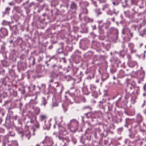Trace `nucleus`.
<instances>
[{
  "instance_id": "nucleus-59",
  "label": "nucleus",
  "mask_w": 146,
  "mask_h": 146,
  "mask_svg": "<svg viewBox=\"0 0 146 146\" xmlns=\"http://www.w3.org/2000/svg\"><path fill=\"white\" fill-rule=\"evenodd\" d=\"M37 66L38 68H40L41 67V66L40 65H37Z\"/></svg>"
},
{
  "instance_id": "nucleus-31",
  "label": "nucleus",
  "mask_w": 146,
  "mask_h": 146,
  "mask_svg": "<svg viewBox=\"0 0 146 146\" xmlns=\"http://www.w3.org/2000/svg\"><path fill=\"white\" fill-rule=\"evenodd\" d=\"M129 97V94L128 93H126L125 96V99L127 100Z\"/></svg>"
},
{
  "instance_id": "nucleus-58",
  "label": "nucleus",
  "mask_w": 146,
  "mask_h": 146,
  "mask_svg": "<svg viewBox=\"0 0 146 146\" xmlns=\"http://www.w3.org/2000/svg\"><path fill=\"white\" fill-rule=\"evenodd\" d=\"M113 80H115L116 79V78L114 76H113Z\"/></svg>"
},
{
  "instance_id": "nucleus-43",
  "label": "nucleus",
  "mask_w": 146,
  "mask_h": 146,
  "mask_svg": "<svg viewBox=\"0 0 146 146\" xmlns=\"http://www.w3.org/2000/svg\"><path fill=\"white\" fill-rule=\"evenodd\" d=\"M99 1L102 3H105L106 2V0H99Z\"/></svg>"
},
{
  "instance_id": "nucleus-30",
  "label": "nucleus",
  "mask_w": 146,
  "mask_h": 146,
  "mask_svg": "<svg viewBox=\"0 0 146 146\" xmlns=\"http://www.w3.org/2000/svg\"><path fill=\"white\" fill-rule=\"evenodd\" d=\"M46 125H48L47 126L46 128L48 129L50 128L51 125L50 121H48L47 123V124Z\"/></svg>"
},
{
  "instance_id": "nucleus-41",
  "label": "nucleus",
  "mask_w": 146,
  "mask_h": 146,
  "mask_svg": "<svg viewBox=\"0 0 146 146\" xmlns=\"http://www.w3.org/2000/svg\"><path fill=\"white\" fill-rule=\"evenodd\" d=\"M42 58L40 56L39 57V59L38 60V62H40L42 60Z\"/></svg>"
},
{
  "instance_id": "nucleus-54",
  "label": "nucleus",
  "mask_w": 146,
  "mask_h": 146,
  "mask_svg": "<svg viewBox=\"0 0 146 146\" xmlns=\"http://www.w3.org/2000/svg\"><path fill=\"white\" fill-rule=\"evenodd\" d=\"M107 23L108 25H110L111 23L110 22H108Z\"/></svg>"
},
{
  "instance_id": "nucleus-39",
  "label": "nucleus",
  "mask_w": 146,
  "mask_h": 146,
  "mask_svg": "<svg viewBox=\"0 0 146 146\" xmlns=\"http://www.w3.org/2000/svg\"><path fill=\"white\" fill-rule=\"evenodd\" d=\"M8 4L10 6L13 5L15 4L13 2H9Z\"/></svg>"
},
{
  "instance_id": "nucleus-3",
  "label": "nucleus",
  "mask_w": 146,
  "mask_h": 146,
  "mask_svg": "<svg viewBox=\"0 0 146 146\" xmlns=\"http://www.w3.org/2000/svg\"><path fill=\"white\" fill-rule=\"evenodd\" d=\"M8 32L5 28H2L0 29V37H3L7 35Z\"/></svg>"
},
{
  "instance_id": "nucleus-60",
  "label": "nucleus",
  "mask_w": 146,
  "mask_h": 146,
  "mask_svg": "<svg viewBox=\"0 0 146 146\" xmlns=\"http://www.w3.org/2000/svg\"><path fill=\"white\" fill-rule=\"evenodd\" d=\"M86 13L87 14L88 13V10L87 9H86Z\"/></svg>"
},
{
  "instance_id": "nucleus-40",
  "label": "nucleus",
  "mask_w": 146,
  "mask_h": 146,
  "mask_svg": "<svg viewBox=\"0 0 146 146\" xmlns=\"http://www.w3.org/2000/svg\"><path fill=\"white\" fill-rule=\"evenodd\" d=\"M112 3L114 6L117 5L119 4V3H116L115 2H113Z\"/></svg>"
},
{
  "instance_id": "nucleus-4",
  "label": "nucleus",
  "mask_w": 146,
  "mask_h": 146,
  "mask_svg": "<svg viewBox=\"0 0 146 146\" xmlns=\"http://www.w3.org/2000/svg\"><path fill=\"white\" fill-rule=\"evenodd\" d=\"M70 8L71 10H73V13H75L77 9V5L76 3L74 2H72L70 5Z\"/></svg>"
},
{
  "instance_id": "nucleus-49",
  "label": "nucleus",
  "mask_w": 146,
  "mask_h": 146,
  "mask_svg": "<svg viewBox=\"0 0 146 146\" xmlns=\"http://www.w3.org/2000/svg\"><path fill=\"white\" fill-rule=\"evenodd\" d=\"M52 89H53V90L54 91V92H56V89L55 88H54V87L52 88Z\"/></svg>"
},
{
  "instance_id": "nucleus-22",
  "label": "nucleus",
  "mask_w": 146,
  "mask_h": 146,
  "mask_svg": "<svg viewBox=\"0 0 146 146\" xmlns=\"http://www.w3.org/2000/svg\"><path fill=\"white\" fill-rule=\"evenodd\" d=\"M106 102V100L103 99L102 101H100L99 103H100V106H102L103 104L105 103Z\"/></svg>"
},
{
  "instance_id": "nucleus-8",
  "label": "nucleus",
  "mask_w": 146,
  "mask_h": 146,
  "mask_svg": "<svg viewBox=\"0 0 146 146\" xmlns=\"http://www.w3.org/2000/svg\"><path fill=\"white\" fill-rule=\"evenodd\" d=\"M13 9L16 11L17 14L20 13L21 15H23V11L21 9L20 7H15Z\"/></svg>"
},
{
  "instance_id": "nucleus-32",
  "label": "nucleus",
  "mask_w": 146,
  "mask_h": 146,
  "mask_svg": "<svg viewBox=\"0 0 146 146\" xmlns=\"http://www.w3.org/2000/svg\"><path fill=\"white\" fill-rule=\"evenodd\" d=\"M136 99V97L135 98H132L131 99V103L133 104H134L135 103V100Z\"/></svg>"
},
{
  "instance_id": "nucleus-57",
  "label": "nucleus",
  "mask_w": 146,
  "mask_h": 146,
  "mask_svg": "<svg viewBox=\"0 0 146 146\" xmlns=\"http://www.w3.org/2000/svg\"><path fill=\"white\" fill-rule=\"evenodd\" d=\"M3 44V42H2L0 40V44Z\"/></svg>"
},
{
  "instance_id": "nucleus-1",
  "label": "nucleus",
  "mask_w": 146,
  "mask_h": 146,
  "mask_svg": "<svg viewBox=\"0 0 146 146\" xmlns=\"http://www.w3.org/2000/svg\"><path fill=\"white\" fill-rule=\"evenodd\" d=\"M68 126L71 132L74 133L78 129V122L75 119H72L68 124Z\"/></svg>"
},
{
  "instance_id": "nucleus-62",
  "label": "nucleus",
  "mask_w": 146,
  "mask_h": 146,
  "mask_svg": "<svg viewBox=\"0 0 146 146\" xmlns=\"http://www.w3.org/2000/svg\"><path fill=\"white\" fill-rule=\"evenodd\" d=\"M127 56H128V58H130L131 57L129 55H127Z\"/></svg>"
},
{
  "instance_id": "nucleus-24",
  "label": "nucleus",
  "mask_w": 146,
  "mask_h": 146,
  "mask_svg": "<svg viewBox=\"0 0 146 146\" xmlns=\"http://www.w3.org/2000/svg\"><path fill=\"white\" fill-rule=\"evenodd\" d=\"M8 135H10L11 136H12V137H14L15 136V134L13 132L10 131V132H9V133H8Z\"/></svg>"
},
{
  "instance_id": "nucleus-15",
  "label": "nucleus",
  "mask_w": 146,
  "mask_h": 146,
  "mask_svg": "<svg viewBox=\"0 0 146 146\" xmlns=\"http://www.w3.org/2000/svg\"><path fill=\"white\" fill-rule=\"evenodd\" d=\"M84 20L86 22H92L93 20L87 17H85Z\"/></svg>"
},
{
  "instance_id": "nucleus-13",
  "label": "nucleus",
  "mask_w": 146,
  "mask_h": 146,
  "mask_svg": "<svg viewBox=\"0 0 146 146\" xmlns=\"http://www.w3.org/2000/svg\"><path fill=\"white\" fill-rule=\"evenodd\" d=\"M47 118V116L46 115H41L40 116V120L42 121L46 119Z\"/></svg>"
},
{
  "instance_id": "nucleus-52",
  "label": "nucleus",
  "mask_w": 146,
  "mask_h": 146,
  "mask_svg": "<svg viewBox=\"0 0 146 146\" xmlns=\"http://www.w3.org/2000/svg\"><path fill=\"white\" fill-rule=\"evenodd\" d=\"M15 144H16V146H18V144L17 142H16V141H15Z\"/></svg>"
},
{
  "instance_id": "nucleus-50",
  "label": "nucleus",
  "mask_w": 146,
  "mask_h": 146,
  "mask_svg": "<svg viewBox=\"0 0 146 146\" xmlns=\"http://www.w3.org/2000/svg\"><path fill=\"white\" fill-rule=\"evenodd\" d=\"M2 121H3L2 119L1 118H0V124H1V123Z\"/></svg>"
},
{
  "instance_id": "nucleus-16",
  "label": "nucleus",
  "mask_w": 146,
  "mask_h": 146,
  "mask_svg": "<svg viewBox=\"0 0 146 146\" xmlns=\"http://www.w3.org/2000/svg\"><path fill=\"white\" fill-rule=\"evenodd\" d=\"M36 117L35 116H33L30 117V123H33L35 120H36Z\"/></svg>"
},
{
  "instance_id": "nucleus-63",
  "label": "nucleus",
  "mask_w": 146,
  "mask_h": 146,
  "mask_svg": "<svg viewBox=\"0 0 146 146\" xmlns=\"http://www.w3.org/2000/svg\"><path fill=\"white\" fill-rule=\"evenodd\" d=\"M16 2H18V0H14Z\"/></svg>"
},
{
  "instance_id": "nucleus-35",
  "label": "nucleus",
  "mask_w": 146,
  "mask_h": 146,
  "mask_svg": "<svg viewBox=\"0 0 146 146\" xmlns=\"http://www.w3.org/2000/svg\"><path fill=\"white\" fill-rule=\"evenodd\" d=\"M141 73H142V74H143V76L141 78V81H143V79H144V71H142V72H141Z\"/></svg>"
},
{
  "instance_id": "nucleus-45",
  "label": "nucleus",
  "mask_w": 146,
  "mask_h": 146,
  "mask_svg": "<svg viewBox=\"0 0 146 146\" xmlns=\"http://www.w3.org/2000/svg\"><path fill=\"white\" fill-rule=\"evenodd\" d=\"M50 82L52 83L54 82V78H52L49 81Z\"/></svg>"
},
{
  "instance_id": "nucleus-5",
  "label": "nucleus",
  "mask_w": 146,
  "mask_h": 146,
  "mask_svg": "<svg viewBox=\"0 0 146 146\" xmlns=\"http://www.w3.org/2000/svg\"><path fill=\"white\" fill-rule=\"evenodd\" d=\"M40 127V125L38 122H36V124L33 125L31 129L33 131V134L35 135V133L34 132L36 131L37 129H39Z\"/></svg>"
},
{
  "instance_id": "nucleus-36",
  "label": "nucleus",
  "mask_w": 146,
  "mask_h": 146,
  "mask_svg": "<svg viewBox=\"0 0 146 146\" xmlns=\"http://www.w3.org/2000/svg\"><path fill=\"white\" fill-rule=\"evenodd\" d=\"M5 72V70H3L0 71V74L3 75Z\"/></svg>"
},
{
  "instance_id": "nucleus-26",
  "label": "nucleus",
  "mask_w": 146,
  "mask_h": 146,
  "mask_svg": "<svg viewBox=\"0 0 146 146\" xmlns=\"http://www.w3.org/2000/svg\"><path fill=\"white\" fill-rule=\"evenodd\" d=\"M138 119L139 121H141L142 120V118L141 116L139 114H138L137 115Z\"/></svg>"
},
{
  "instance_id": "nucleus-7",
  "label": "nucleus",
  "mask_w": 146,
  "mask_h": 146,
  "mask_svg": "<svg viewBox=\"0 0 146 146\" xmlns=\"http://www.w3.org/2000/svg\"><path fill=\"white\" fill-rule=\"evenodd\" d=\"M46 139L47 141V146H52L53 144L52 139L50 137H47Z\"/></svg>"
},
{
  "instance_id": "nucleus-23",
  "label": "nucleus",
  "mask_w": 146,
  "mask_h": 146,
  "mask_svg": "<svg viewBox=\"0 0 146 146\" xmlns=\"http://www.w3.org/2000/svg\"><path fill=\"white\" fill-rule=\"evenodd\" d=\"M109 7V5L108 4H106L103 6L102 10H104L106 9H108Z\"/></svg>"
},
{
  "instance_id": "nucleus-27",
  "label": "nucleus",
  "mask_w": 146,
  "mask_h": 146,
  "mask_svg": "<svg viewBox=\"0 0 146 146\" xmlns=\"http://www.w3.org/2000/svg\"><path fill=\"white\" fill-rule=\"evenodd\" d=\"M36 113H38L40 111V109L38 107H36V108H34Z\"/></svg>"
},
{
  "instance_id": "nucleus-11",
  "label": "nucleus",
  "mask_w": 146,
  "mask_h": 146,
  "mask_svg": "<svg viewBox=\"0 0 146 146\" xmlns=\"http://www.w3.org/2000/svg\"><path fill=\"white\" fill-rule=\"evenodd\" d=\"M130 66L131 67H133L135 66H136L137 67L138 66L137 63L135 61H132L130 63Z\"/></svg>"
},
{
  "instance_id": "nucleus-64",
  "label": "nucleus",
  "mask_w": 146,
  "mask_h": 146,
  "mask_svg": "<svg viewBox=\"0 0 146 146\" xmlns=\"http://www.w3.org/2000/svg\"><path fill=\"white\" fill-rule=\"evenodd\" d=\"M20 134H21V135H22L23 134V132H20Z\"/></svg>"
},
{
  "instance_id": "nucleus-19",
  "label": "nucleus",
  "mask_w": 146,
  "mask_h": 146,
  "mask_svg": "<svg viewBox=\"0 0 146 146\" xmlns=\"http://www.w3.org/2000/svg\"><path fill=\"white\" fill-rule=\"evenodd\" d=\"M5 43L4 42H3V44H0L1 46V51L3 52L4 51L5 49V47L4 46Z\"/></svg>"
},
{
  "instance_id": "nucleus-56",
  "label": "nucleus",
  "mask_w": 146,
  "mask_h": 146,
  "mask_svg": "<svg viewBox=\"0 0 146 146\" xmlns=\"http://www.w3.org/2000/svg\"><path fill=\"white\" fill-rule=\"evenodd\" d=\"M143 45V43H141L140 44V47H141Z\"/></svg>"
},
{
  "instance_id": "nucleus-25",
  "label": "nucleus",
  "mask_w": 146,
  "mask_h": 146,
  "mask_svg": "<svg viewBox=\"0 0 146 146\" xmlns=\"http://www.w3.org/2000/svg\"><path fill=\"white\" fill-rule=\"evenodd\" d=\"M85 114L87 118H89L91 116V113L90 112H88L87 113H85Z\"/></svg>"
},
{
  "instance_id": "nucleus-53",
  "label": "nucleus",
  "mask_w": 146,
  "mask_h": 146,
  "mask_svg": "<svg viewBox=\"0 0 146 146\" xmlns=\"http://www.w3.org/2000/svg\"><path fill=\"white\" fill-rule=\"evenodd\" d=\"M129 32H130V35L131 36V37H132L133 35V33L130 32V31H129Z\"/></svg>"
},
{
  "instance_id": "nucleus-9",
  "label": "nucleus",
  "mask_w": 146,
  "mask_h": 146,
  "mask_svg": "<svg viewBox=\"0 0 146 146\" xmlns=\"http://www.w3.org/2000/svg\"><path fill=\"white\" fill-rule=\"evenodd\" d=\"M8 139V136L7 135H5L3 137L2 142L3 145L4 146H5L6 142L7 141Z\"/></svg>"
},
{
  "instance_id": "nucleus-44",
  "label": "nucleus",
  "mask_w": 146,
  "mask_h": 146,
  "mask_svg": "<svg viewBox=\"0 0 146 146\" xmlns=\"http://www.w3.org/2000/svg\"><path fill=\"white\" fill-rule=\"evenodd\" d=\"M4 130L2 128L0 127V132L2 133L4 131Z\"/></svg>"
},
{
  "instance_id": "nucleus-21",
  "label": "nucleus",
  "mask_w": 146,
  "mask_h": 146,
  "mask_svg": "<svg viewBox=\"0 0 146 146\" xmlns=\"http://www.w3.org/2000/svg\"><path fill=\"white\" fill-rule=\"evenodd\" d=\"M38 102L37 101H35L33 99H31L30 102V103L32 104H37Z\"/></svg>"
},
{
  "instance_id": "nucleus-29",
  "label": "nucleus",
  "mask_w": 146,
  "mask_h": 146,
  "mask_svg": "<svg viewBox=\"0 0 146 146\" xmlns=\"http://www.w3.org/2000/svg\"><path fill=\"white\" fill-rule=\"evenodd\" d=\"M31 58H33V59L32 65H34L35 64V58L34 57H31L29 58V60H30Z\"/></svg>"
},
{
  "instance_id": "nucleus-28",
  "label": "nucleus",
  "mask_w": 146,
  "mask_h": 146,
  "mask_svg": "<svg viewBox=\"0 0 146 146\" xmlns=\"http://www.w3.org/2000/svg\"><path fill=\"white\" fill-rule=\"evenodd\" d=\"M86 109H89L90 110H92V108L88 106H84L83 108V110H84Z\"/></svg>"
},
{
  "instance_id": "nucleus-6",
  "label": "nucleus",
  "mask_w": 146,
  "mask_h": 146,
  "mask_svg": "<svg viewBox=\"0 0 146 146\" xmlns=\"http://www.w3.org/2000/svg\"><path fill=\"white\" fill-rule=\"evenodd\" d=\"M128 46L129 47L131 53H135L136 50L134 48L135 46L133 44L131 43L128 44Z\"/></svg>"
},
{
  "instance_id": "nucleus-55",
  "label": "nucleus",
  "mask_w": 146,
  "mask_h": 146,
  "mask_svg": "<svg viewBox=\"0 0 146 146\" xmlns=\"http://www.w3.org/2000/svg\"><path fill=\"white\" fill-rule=\"evenodd\" d=\"M93 3L94 5H95V6H96V7L97 6L96 5V2H93Z\"/></svg>"
},
{
  "instance_id": "nucleus-17",
  "label": "nucleus",
  "mask_w": 146,
  "mask_h": 146,
  "mask_svg": "<svg viewBox=\"0 0 146 146\" xmlns=\"http://www.w3.org/2000/svg\"><path fill=\"white\" fill-rule=\"evenodd\" d=\"M90 88L93 91H95L96 88V86L93 84H91L90 85Z\"/></svg>"
},
{
  "instance_id": "nucleus-10",
  "label": "nucleus",
  "mask_w": 146,
  "mask_h": 146,
  "mask_svg": "<svg viewBox=\"0 0 146 146\" xmlns=\"http://www.w3.org/2000/svg\"><path fill=\"white\" fill-rule=\"evenodd\" d=\"M128 74L125 73L124 71L120 70L119 72V75L120 77H122L125 76H127Z\"/></svg>"
},
{
  "instance_id": "nucleus-48",
  "label": "nucleus",
  "mask_w": 146,
  "mask_h": 146,
  "mask_svg": "<svg viewBox=\"0 0 146 146\" xmlns=\"http://www.w3.org/2000/svg\"><path fill=\"white\" fill-rule=\"evenodd\" d=\"M146 86V84L143 87V88L144 91L146 90V89H145V88Z\"/></svg>"
},
{
  "instance_id": "nucleus-61",
  "label": "nucleus",
  "mask_w": 146,
  "mask_h": 146,
  "mask_svg": "<svg viewBox=\"0 0 146 146\" xmlns=\"http://www.w3.org/2000/svg\"><path fill=\"white\" fill-rule=\"evenodd\" d=\"M1 135H0V143L1 142Z\"/></svg>"
},
{
  "instance_id": "nucleus-18",
  "label": "nucleus",
  "mask_w": 146,
  "mask_h": 146,
  "mask_svg": "<svg viewBox=\"0 0 146 146\" xmlns=\"http://www.w3.org/2000/svg\"><path fill=\"white\" fill-rule=\"evenodd\" d=\"M17 44L20 45L22 44L23 41L21 38H18L17 40Z\"/></svg>"
},
{
  "instance_id": "nucleus-46",
  "label": "nucleus",
  "mask_w": 146,
  "mask_h": 146,
  "mask_svg": "<svg viewBox=\"0 0 146 146\" xmlns=\"http://www.w3.org/2000/svg\"><path fill=\"white\" fill-rule=\"evenodd\" d=\"M55 84H56V86L57 87L59 86V83L57 82H56L54 83Z\"/></svg>"
},
{
  "instance_id": "nucleus-14",
  "label": "nucleus",
  "mask_w": 146,
  "mask_h": 146,
  "mask_svg": "<svg viewBox=\"0 0 146 146\" xmlns=\"http://www.w3.org/2000/svg\"><path fill=\"white\" fill-rule=\"evenodd\" d=\"M47 103V100H46L45 98H42V102L41 104V105H43L44 107H45L46 104Z\"/></svg>"
},
{
  "instance_id": "nucleus-20",
  "label": "nucleus",
  "mask_w": 146,
  "mask_h": 146,
  "mask_svg": "<svg viewBox=\"0 0 146 146\" xmlns=\"http://www.w3.org/2000/svg\"><path fill=\"white\" fill-rule=\"evenodd\" d=\"M25 137L28 139H29L31 137V133L29 132H27L25 134Z\"/></svg>"
},
{
  "instance_id": "nucleus-38",
  "label": "nucleus",
  "mask_w": 146,
  "mask_h": 146,
  "mask_svg": "<svg viewBox=\"0 0 146 146\" xmlns=\"http://www.w3.org/2000/svg\"><path fill=\"white\" fill-rule=\"evenodd\" d=\"M82 72H80V75H79V76H78V77H79V78H81V77H82Z\"/></svg>"
},
{
  "instance_id": "nucleus-12",
  "label": "nucleus",
  "mask_w": 146,
  "mask_h": 146,
  "mask_svg": "<svg viewBox=\"0 0 146 146\" xmlns=\"http://www.w3.org/2000/svg\"><path fill=\"white\" fill-rule=\"evenodd\" d=\"M11 9V8L9 7H7L5 11L3 12V15L5 14H8L9 13V11Z\"/></svg>"
},
{
  "instance_id": "nucleus-34",
  "label": "nucleus",
  "mask_w": 146,
  "mask_h": 146,
  "mask_svg": "<svg viewBox=\"0 0 146 146\" xmlns=\"http://www.w3.org/2000/svg\"><path fill=\"white\" fill-rule=\"evenodd\" d=\"M129 79H127L126 80V84H127V87H128L129 85H131V84H130L128 83V82H129Z\"/></svg>"
},
{
  "instance_id": "nucleus-51",
  "label": "nucleus",
  "mask_w": 146,
  "mask_h": 146,
  "mask_svg": "<svg viewBox=\"0 0 146 146\" xmlns=\"http://www.w3.org/2000/svg\"><path fill=\"white\" fill-rule=\"evenodd\" d=\"M111 19L112 21L113 22H114V21H115V18L114 17H113V18H111Z\"/></svg>"
},
{
  "instance_id": "nucleus-37",
  "label": "nucleus",
  "mask_w": 146,
  "mask_h": 146,
  "mask_svg": "<svg viewBox=\"0 0 146 146\" xmlns=\"http://www.w3.org/2000/svg\"><path fill=\"white\" fill-rule=\"evenodd\" d=\"M3 94H3V97L4 98H5L7 96V93L6 92H3Z\"/></svg>"
},
{
  "instance_id": "nucleus-47",
  "label": "nucleus",
  "mask_w": 146,
  "mask_h": 146,
  "mask_svg": "<svg viewBox=\"0 0 146 146\" xmlns=\"http://www.w3.org/2000/svg\"><path fill=\"white\" fill-rule=\"evenodd\" d=\"M102 13L101 12H100V11H99L97 13V15L98 16L99 15L102 14Z\"/></svg>"
},
{
  "instance_id": "nucleus-2",
  "label": "nucleus",
  "mask_w": 146,
  "mask_h": 146,
  "mask_svg": "<svg viewBox=\"0 0 146 146\" xmlns=\"http://www.w3.org/2000/svg\"><path fill=\"white\" fill-rule=\"evenodd\" d=\"M27 68V63L24 62H19L18 63L17 68L19 72L21 70H24Z\"/></svg>"
},
{
  "instance_id": "nucleus-42",
  "label": "nucleus",
  "mask_w": 146,
  "mask_h": 146,
  "mask_svg": "<svg viewBox=\"0 0 146 146\" xmlns=\"http://www.w3.org/2000/svg\"><path fill=\"white\" fill-rule=\"evenodd\" d=\"M136 1V0H131V2L132 4H134Z\"/></svg>"
},
{
  "instance_id": "nucleus-33",
  "label": "nucleus",
  "mask_w": 146,
  "mask_h": 146,
  "mask_svg": "<svg viewBox=\"0 0 146 146\" xmlns=\"http://www.w3.org/2000/svg\"><path fill=\"white\" fill-rule=\"evenodd\" d=\"M58 137L60 140H62L63 142H64L65 140H66V139L65 138H63L61 137L58 136Z\"/></svg>"
}]
</instances>
